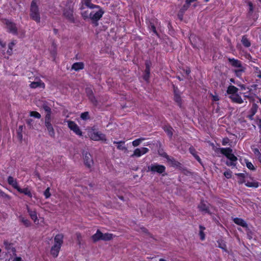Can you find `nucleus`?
I'll use <instances>...</instances> for the list:
<instances>
[{
    "mask_svg": "<svg viewBox=\"0 0 261 261\" xmlns=\"http://www.w3.org/2000/svg\"><path fill=\"white\" fill-rule=\"evenodd\" d=\"M33 120L32 119H28L26 120V123L30 128H33Z\"/></svg>",
    "mask_w": 261,
    "mask_h": 261,
    "instance_id": "obj_55",
    "label": "nucleus"
},
{
    "mask_svg": "<svg viewBox=\"0 0 261 261\" xmlns=\"http://www.w3.org/2000/svg\"><path fill=\"white\" fill-rule=\"evenodd\" d=\"M15 44V42L14 41H12L8 44V49L7 51V53L9 56H11L12 55L13 48Z\"/></svg>",
    "mask_w": 261,
    "mask_h": 261,
    "instance_id": "obj_39",
    "label": "nucleus"
},
{
    "mask_svg": "<svg viewBox=\"0 0 261 261\" xmlns=\"http://www.w3.org/2000/svg\"><path fill=\"white\" fill-rule=\"evenodd\" d=\"M245 186L249 188H257L259 187V182L257 181L253 180L252 181H247Z\"/></svg>",
    "mask_w": 261,
    "mask_h": 261,
    "instance_id": "obj_37",
    "label": "nucleus"
},
{
    "mask_svg": "<svg viewBox=\"0 0 261 261\" xmlns=\"http://www.w3.org/2000/svg\"><path fill=\"white\" fill-rule=\"evenodd\" d=\"M146 22L147 24L148 29L149 31H152L153 33L157 37H160V34L157 32L156 27L160 24V22L155 17H152L146 19Z\"/></svg>",
    "mask_w": 261,
    "mask_h": 261,
    "instance_id": "obj_3",
    "label": "nucleus"
},
{
    "mask_svg": "<svg viewBox=\"0 0 261 261\" xmlns=\"http://www.w3.org/2000/svg\"><path fill=\"white\" fill-rule=\"evenodd\" d=\"M257 109H258V106L255 103H253L252 107L251 108V109L249 110V113L253 114V115H255L256 114V113L257 112Z\"/></svg>",
    "mask_w": 261,
    "mask_h": 261,
    "instance_id": "obj_43",
    "label": "nucleus"
},
{
    "mask_svg": "<svg viewBox=\"0 0 261 261\" xmlns=\"http://www.w3.org/2000/svg\"><path fill=\"white\" fill-rule=\"evenodd\" d=\"M164 130L168 136L170 138H171L173 136V128L170 125H165L163 127Z\"/></svg>",
    "mask_w": 261,
    "mask_h": 261,
    "instance_id": "obj_33",
    "label": "nucleus"
},
{
    "mask_svg": "<svg viewBox=\"0 0 261 261\" xmlns=\"http://www.w3.org/2000/svg\"><path fill=\"white\" fill-rule=\"evenodd\" d=\"M84 64L83 62H76L72 64L71 68L75 71H79L84 68Z\"/></svg>",
    "mask_w": 261,
    "mask_h": 261,
    "instance_id": "obj_30",
    "label": "nucleus"
},
{
    "mask_svg": "<svg viewBox=\"0 0 261 261\" xmlns=\"http://www.w3.org/2000/svg\"><path fill=\"white\" fill-rule=\"evenodd\" d=\"M49 52L53 60L55 61L57 54V46L54 41L52 43L51 47L50 49H49Z\"/></svg>",
    "mask_w": 261,
    "mask_h": 261,
    "instance_id": "obj_24",
    "label": "nucleus"
},
{
    "mask_svg": "<svg viewBox=\"0 0 261 261\" xmlns=\"http://www.w3.org/2000/svg\"><path fill=\"white\" fill-rule=\"evenodd\" d=\"M30 116L37 119H40L41 117L40 114L37 111H31L30 112Z\"/></svg>",
    "mask_w": 261,
    "mask_h": 261,
    "instance_id": "obj_46",
    "label": "nucleus"
},
{
    "mask_svg": "<svg viewBox=\"0 0 261 261\" xmlns=\"http://www.w3.org/2000/svg\"><path fill=\"white\" fill-rule=\"evenodd\" d=\"M30 18L37 23L40 22V12L39 7L37 4L36 0H33L31 2L30 9Z\"/></svg>",
    "mask_w": 261,
    "mask_h": 261,
    "instance_id": "obj_2",
    "label": "nucleus"
},
{
    "mask_svg": "<svg viewBox=\"0 0 261 261\" xmlns=\"http://www.w3.org/2000/svg\"><path fill=\"white\" fill-rule=\"evenodd\" d=\"M254 154L258 158L260 162H261V153L258 148H255L253 150Z\"/></svg>",
    "mask_w": 261,
    "mask_h": 261,
    "instance_id": "obj_48",
    "label": "nucleus"
},
{
    "mask_svg": "<svg viewBox=\"0 0 261 261\" xmlns=\"http://www.w3.org/2000/svg\"><path fill=\"white\" fill-rule=\"evenodd\" d=\"M62 246H58L56 245H54L50 249V254L53 256V257L56 258L58 257L60 251L61 250Z\"/></svg>",
    "mask_w": 261,
    "mask_h": 261,
    "instance_id": "obj_19",
    "label": "nucleus"
},
{
    "mask_svg": "<svg viewBox=\"0 0 261 261\" xmlns=\"http://www.w3.org/2000/svg\"><path fill=\"white\" fill-rule=\"evenodd\" d=\"M225 177L228 179L231 178L232 172L230 170L225 171L223 173Z\"/></svg>",
    "mask_w": 261,
    "mask_h": 261,
    "instance_id": "obj_51",
    "label": "nucleus"
},
{
    "mask_svg": "<svg viewBox=\"0 0 261 261\" xmlns=\"http://www.w3.org/2000/svg\"><path fill=\"white\" fill-rule=\"evenodd\" d=\"M17 191L21 194H23L24 195L27 196L29 198H32L33 197L32 193L31 192V190L28 187H26L24 188H21L20 187L18 188Z\"/></svg>",
    "mask_w": 261,
    "mask_h": 261,
    "instance_id": "obj_21",
    "label": "nucleus"
},
{
    "mask_svg": "<svg viewBox=\"0 0 261 261\" xmlns=\"http://www.w3.org/2000/svg\"><path fill=\"white\" fill-rule=\"evenodd\" d=\"M228 60L232 67L242 68V67L243 66L242 65V62L238 59H236L234 58H228Z\"/></svg>",
    "mask_w": 261,
    "mask_h": 261,
    "instance_id": "obj_22",
    "label": "nucleus"
},
{
    "mask_svg": "<svg viewBox=\"0 0 261 261\" xmlns=\"http://www.w3.org/2000/svg\"><path fill=\"white\" fill-rule=\"evenodd\" d=\"M246 68L242 66V68H239V69H234L233 72L236 76L240 78L242 75V73L245 71Z\"/></svg>",
    "mask_w": 261,
    "mask_h": 261,
    "instance_id": "obj_36",
    "label": "nucleus"
},
{
    "mask_svg": "<svg viewBox=\"0 0 261 261\" xmlns=\"http://www.w3.org/2000/svg\"><path fill=\"white\" fill-rule=\"evenodd\" d=\"M218 244V247L226 251V245L223 242V240H218L217 241Z\"/></svg>",
    "mask_w": 261,
    "mask_h": 261,
    "instance_id": "obj_45",
    "label": "nucleus"
},
{
    "mask_svg": "<svg viewBox=\"0 0 261 261\" xmlns=\"http://www.w3.org/2000/svg\"><path fill=\"white\" fill-rule=\"evenodd\" d=\"M104 14V11L102 8L99 9L96 12L92 11L90 13V19L93 23H95V25L98 24L97 21L100 19Z\"/></svg>",
    "mask_w": 261,
    "mask_h": 261,
    "instance_id": "obj_5",
    "label": "nucleus"
},
{
    "mask_svg": "<svg viewBox=\"0 0 261 261\" xmlns=\"http://www.w3.org/2000/svg\"><path fill=\"white\" fill-rule=\"evenodd\" d=\"M43 195L44 196H45V198L46 199H48L49 198L50 196H51V194L50 193V188L49 187H48L44 192L43 193Z\"/></svg>",
    "mask_w": 261,
    "mask_h": 261,
    "instance_id": "obj_50",
    "label": "nucleus"
},
{
    "mask_svg": "<svg viewBox=\"0 0 261 261\" xmlns=\"http://www.w3.org/2000/svg\"><path fill=\"white\" fill-rule=\"evenodd\" d=\"M44 125L48 132L49 136L52 138H55V132L51 122L44 123Z\"/></svg>",
    "mask_w": 261,
    "mask_h": 261,
    "instance_id": "obj_18",
    "label": "nucleus"
},
{
    "mask_svg": "<svg viewBox=\"0 0 261 261\" xmlns=\"http://www.w3.org/2000/svg\"><path fill=\"white\" fill-rule=\"evenodd\" d=\"M84 164L86 167H87L88 168L91 167L93 164V161L90 153L86 152L84 154Z\"/></svg>",
    "mask_w": 261,
    "mask_h": 261,
    "instance_id": "obj_13",
    "label": "nucleus"
},
{
    "mask_svg": "<svg viewBox=\"0 0 261 261\" xmlns=\"http://www.w3.org/2000/svg\"><path fill=\"white\" fill-rule=\"evenodd\" d=\"M7 182L9 185L11 186L14 189H16V190L19 187L17 181V179L11 176H8L7 178Z\"/></svg>",
    "mask_w": 261,
    "mask_h": 261,
    "instance_id": "obj_20",
    "label": "nucleus"
},
{
    "mask_svg": "<svg viewBox=\"0 0 261 261\" xmlns=\"http://www.w3.org/2000/svg\"><path fill=\"white\" fill-rule=\"evenodd\" d=\"M233 221L235 224L240 225L244 228L248 227V224H247L246 221L242 218L238 217L234 218L233 220Z\"/></svg>",
    "mask_w": 261,
    "mask_h": 261,
    "instance_id": "obj_25",
    "label": "nucleus"
},
{
    "mask_svg": "<svg viewBox=\"0 0 261 261\" xmlns=\"http://www.w3.org/2000/svg\"><path fill=\"white\" fill-rule=\"evenodd\" d=\"M229 139L227 137H225L222 139V144L224 146L226 145L229 142Z\"/></svg>",
    "mask_w": 261,
    "mask_h": 261,
    "instance_id": "obj_59",
    "label": "nucleus"
},
{
    "mask_svg": "<svg viewBox=\"0 0 261 261\" xmlns=\"http://www.w3.org/2000/svg\"><path fill=\"white\" fill-rule=\"evenodd\" d=\"M184 13H182L181 11H179L177 16L180 20H182Z\"/></svg>",
    "mask_w": 261,
    "mask_h": 261,
    "instance_id": "obj_61",
    "label": "nucleus"
},
{
    "mask_svg": "<svg viewBox=\"0 0 261 261\" xmlns=\"http://www.w3.org/2000/svg\"><path fill=\"white\" fill-rule=\"evenodd\" d=\"M81 15L84 20L90 18V13L88 11H85L81 13Z\"/></svg>",
    "mask_w": 261,
    "mask_h": 261,
    "instance_id": "obj_49",
    "label": "nucleus"
},
{
    "mask_svg": "<svg viewBox=\"0 0 261 261\" xmlns=\"http://www.w3.org/2000/svg\"><path fill=\"white\" fill-rule=\"evenodd\" d=\"M102 233L98 229L96 232L92 236L93 242H96L99 240H102Z\"/></svg>",
    "mask_w": 261,
    "mask_h": 261,
    "instance_id": "obj_31",
    "label": "nucleus"
},
{
    "mask_svg": "<svg viewBox=\"0 0 261 261\" xmlns=\"http://www.w3.org/2000/svg\"><path fill=\"white\" fill-rule=\"evenodd\" d=\"M168 162L174 167H180L181 166L180 163L176 161L174 158H171Z\"/></svg>",
    "mask_w": 261,
    "mask_h": 261,
    "instance_id": "obj_41",
    "label": "nucleus"
},
{
    "mask_svg": "<svg viewBox=\"0 0 261 261\" xmlns=\"http://www.w3.org/2000/svg\"><path fill=\"white\" fill-rule=\"evenodd\" d=\"M229 98L233 102L241 104L243 103V100L238 94L235 95H230Z\"/></svg>",
    "mask_w": 261,
    "mask_h": 261,
    "instance_id": "obj_26",
    "label": "nucleus"
},
{
    "mask_svg": "<svg viewBox=\"0 0 261 261\" xmlns=\"http://www.w3.org/2000/svg\"><path fill=\"white\" fill-rule=\"evenodd\" d=\"M19 218L20 221L24 224L25 227H28L31 225V222L28 219L22 216H20Z\"/></svg>",
    "mask_w": 261,
    "mask_h": 261,
    "instance_id": "obj_38",
    "label": "nucleus"
},
{
    "mask_svg": "<svg viewBox=\"0 0 261 261\" xmlns=\"http://www.w3.org/2000/svg\"><path fill=\"white\" fill-rule=\"evenodd\" d=\"M0 197L5 198H9V196L0 189Z\"/></svg>",
    "mask_w": 261,
    "mask_h": 261,
    "instance_id": "obj_58",
    "label": "nucleus"
},
{
    "mask_svg": "<svg viewBox=\"0 0 261 261\" xmlns=\"http://www.w3.org/2000/svg\"><path fill=\"white\" fill-rule=\"evenodd\" d=\"M6 24L8 30V32L13 35L17 34V28L16 24L9 20H7Z\"/></svg>",
    "mask_w": 261,
    "mask_h": 261,
    "instance_id": "obj_12",
    "label": "nucleus"
},
{
    "mask_svg": "<svg viewBox=\"0 0 261 261\" xmlns=\"http://www.w3.org/2000/svg\"><path fill=\"white\" fill-rule=\"evenodd\" d=\"M221 154L225 155L229 161H226V165L229 167H235L237 165L238 158L232 152V149L230 147L218 148Z\"/></svg>",
    "mask_w": 261,
    "mask_h": 261,
    "instance_id": "obj_1",
    "label": "nucleus"
},
{
    "mask_svg": "<svg viewBox=\"0 0 261 261\" xmlns=\"http://www.w3.org/2000/svg\"><path fill=\"white\" fill-rule=\"evenodd\" d=\"M4 245L5 246V249L7 251H11L14 256L16 255V250L15 248L13 247V244L12 243L9 242L8 240H5L4 241Z\"/></svg>",
    "mask_w": 261,
    "mask_h": 261,
    "instance_id": "obj_16",
    "label": "nucleus"
},
{
    "mask_svg": "<svg viewBox=\"0 0 261 261\" xmlns=\"http://www.w3.org/2000/svg\"><path fill=\"white\" fill-rule=\"evenodd\" d=\"M81 118L82 119L86 120L90 118L89 114L88 112H85L81 114Z\"/></svg>",
    "mask_w": 261,
    "mask_h": 261,
    "instance_id": "obj_47",
    "label": "nucleus"
},
{
    "mask_svg": "<svg viewBox=\"0 0 261 261\" xmlns=\"http://www.w3.org/2000/svg\"><path fill=\"white\" fill-rule=\"evenodd\" d=\"M197 0H186L185 3L184 5L186 6L188 8H189L191 3L197 2Z\"/></svg>",
    "mask_w": 261,
    "mask_h": 261,
    "instance_id": "obj_53",
    "label": "nucleus"
},
{
    "mask_svg": "<svg viewBox=\"0 0 261 261\" xmlns=\"http://www.w3.org/2000/svg\"><path fill=\"white\" fill-rule=\"evenodd\" d=\"M241 42L245 47H249L251 46V42L246 35H243L241 39Z\"/></svg>",
    "mask_w": 261,
    "mask_h": 261,
    "instance_id": "obj_32",
    "label": "nucleus"
},
{
    "mask_svg": "<svg viewBox=\"0 0 261 261\" xmlns=\"http://www.w3.org/2000/svg\"><path fill=\"white\" fill-rule=\"evenodd\" d=\"M145 69L144 70L143 79L146 82H148L150 75V68L152 65L151 62L150 60H146L145 62Z\"/></svg>",
    "mask_w": 261,
    "mask_h": 261,
    "instance_id": "obj_8",
    "label": "nucleus"
},
{
    "mask_svg": "<svg viewBox=\"0 0 261 261\" xmlns=\"http://www.w3.org/2000/svg\"><path fill=\"white\" fill-rule=\"evenodd\" d=\"M64 236L62 233H59L56 235L54 238L55 243L54 245L62 246L63 243Z\"/></svg>",
    "mask_w": 261,
    "mask_h": 261,
    "instance_id": "obj_23",
    "label": "nucleus"
},
{
    "mask_svg": "<svg viewBox=\"0 0 261 261\" xmlns=\"http://www.w3.org/2000/svg\"><path fill=\"white\" fill-rule=\"evenodd\" d=\"M30 86L31 88L33 89L37 88L38 87L44 89L45 88V84L43 82H42L41 80H39V81L37 82H32L30 84Z\"/></svg>",
    "mask_w": 261,
    "mask_h": 261,
    "instance_id": "obj_28",
    "label": "nucleus"
},
{
    "mask_svg": "<svg viewBox=\"0 0 261 261\" xmlns=\"http://www.w3.org/2000/svg\"><path fill=\"white\" fill-rule=\"evenodd\" d=\"M247 4L249 7V12L252 13L254 10L253 5L251 2H248Z\"/></svg>",
    "mask_w": 261,
    "mask_h": 261,
    "instance_id": "obj_54",
    "label": "nucleus"
},
{
    "mask_svg": "<svg viewBox=\"0 0 261 261\" xmlns=\"http://www.w3.org/2000/svg\"><path fill=\"white\" fill-rule=\"evenodd\" d=\"M148 171L152 173H158L163 174L166 171V167L163 165H159L157 163L152 164L147 167Z\"/></svg>",
    "mask_w": 261,
    "mask_h": 261,
    "instance_id": "obj_4",
    "label": "nucleus"
},
{
    "mask_svg": "<svg viewBox=\"0 0 261 261\" xmlns=\"http://www.w3.org/2000/svg\"><path fill=\"white\" fill-rule=\"evenodd\" d=\"M113 143L117 144V148L118 150H126V149H127L126 147L125 146H124V145L125 144L124 141H120L118 142L114 141L113 142Z\"/></svg>",
    "mask_w": 261,
    "mask_h": 261,
    "instance_id": "obj_34",
    "label": "nucleus"
},
{
    "mask_svg": "<svg viewBox=\"0 0 261 261\" xmlns=\"http://www.w3.org/2000/svg\"><path fill=\"white\" fill-rule=\"evenodd\" d=\"M145 138H140L139 139H136L132 142V145L134 147H137L140 145L142 141H144Z\"/></svg>",
    "mask_w": 261,
    "mask_h": 261,
    "instance_id": "obj_44",
    "label": "nucleus"
},
{
    "mask_svg": "<svg viewBox=\"0 0 261 261\" xmlns=\"http://www.w3.org/2000/svg\"><path fill=\"white\" fill-rule=\"evenodd\" d=\"M174 100L177 103L179 107H181L182 99L181 96L175 89H174Z\"/></svg>",
    "mask_w": 261,
    "mask_h": 261,
    "instance_id": "obj_27",
    "label": "nucleus"
},
{
    "mask_svg": "<svg viewBox=\"0 0 261 261\" xmlns=\"http://www.w3.org/2000/svg\"><path fill=\"white\" fill-rule=\"evenodd\" d=\"M113 234L106 233H102V240L103 241H110L113 239Z\"/></svg>",
    "mask_w": 261,
    "mask_h": 261,
    "instance_id": "obj_42",
    "label": "nucleus"
},
{
    "mask_svg": "<svg viewBox=\"0 0 261 261\" xmlns=\"http://www.w3.org/2000/svg\"><path fill=\"white\" fill-rule=\"evenodd\" d=\"M205 229V228L204 226L201 225H199V236H200V240L201 241H203L205 240V233L204 232V230Z\"/></svg>",
    "mask_w": 261,
    "mask_h": 261,
    "instance_id": "obj_40",
    "label": "nucleus"
},
{
    "mask_svg": "<svg viewBox=\"0 0 261 261\" xmlns=\"http://www.w3.org/2000/svg\"><path fill=\"white\" fill-rule=\"evenodd\" d=\"M68 127L72 130L76 135L79 136H83V132L80 129L79 126L77 124L73 121H68Z\"/></svg>",
    "mask_w": 261,
    "mask_h": 261,
    "instance_id": "obj_9",
    "label": "nucleus"
},
{
    "mask_svg": "<svg viewBox=\"0 0 261 261\" xmlns=\"http://www.w3.org/2000/svg\"><path fill=\"white\" fill-rule=\"evenodd\" d=\"M254 69L255 72L257 73V75H256L257 77L260 79V76H259V75H261V70H260L258 67H254Z\"/></svg>",
    "mask_w": 261,
    "mask_h": 261,
    "instance_id": "obj_56",
    "label": "nucleus"
},
{
    "mask_svg": "<svg viewBox=\"0 0 261 261\" xmlns=\"http://www.w3.org/2000/svg\"><path fill=\"white\" fill-rule=\"evenodd\" d=\"M13 261H22V258L20 256H16L14 258Z\"/></svg>",
    "mask_w": 261,
    "mask_h": 261,
    "instance_id": "obj_64",
    "label": "nucleus"
},
{
    "mask_svg": "<svg viewBox=\"0 0 261 261\" xmlns=\"http://www.w3.org/2000/svg\"><path fill=\"white\" fill-rule=\"evenodd\" d=\"M239 91V89L233 85H229L227 89L226 93L228 94H231V95L237 94Z\"/></svg>",
    "mask_w": 261,
    "mask_h": 261,
    "instance_id": "obj_29",
    "label": "nucleus"
},
{
    "mask_svg": "<svg viewBox=\"0 0 261 261\" xmlns=\"http://www.w3.org/2000/svg\"><path fill=\"white\" fill-rule=\"evenodd\" d=\"M246 166L250 170H255V168L254 167L253 165L250 162L248 161L246 162Z\"/></svg>",
    "mask_w": 261,
    "mask_h": 261,
    "instance_id": "obj_52",
    "label": "nucleus"
},
{
    "mask_svg": "<svg viewBox=\"0 0 261 261\" xmlns=\"http://www.w3.org/2000/svg\"><path fill=\"white\" fill-rule=\"evenodd\" d=\"M89 137L90 139L95 141H106L107 140L106 135L100 132H90Z\"/></svg>",
    "mask_w": 261,
    "mask_h": 261,
    "instance_id": "obj_7",
    "label": "nucleus"
},
{
    "mask_svg": "<svg viewBox=\"0 0 261 261\" xmlns=\"http://www.w3.org/2000/svg\"><path fill=\"white\" fill-rule=\"evenodd\" d=\"M27 212L31 218V219L35 223L38 221V217L37 215V211L35 209L31 208L28 205L27 206Z\"/></svg>",
    "mask_w": 261,
    "mask_h": 261,
    "instance_id": "obj_15",
    "label": "nucleus"
},
{
    "mask_svg": "<svg viewBox=\"0 0 261 261\" xmlns=\"http://www.w3.org/2000/svg\"><path fill=\"white\" fill-rule=\"evenodd\" d=\"M73 10L72 8H65L63 11V16L71 23H75V20L73 14Z\"/></svg>",
    "mask_w": 261,
    "mask_h": 261,
    "instance_id": "obj_6",
    "label": "nucleus"
},
{
    "mask_svg": "<svg viewBox=\"0 0 261 261\" xmlns=\"http://www.w3.org/2000/svg\"><path fill=\"white\" fill-rule=\"evenodd\" d=\"M91 1H84V5L90 9H100L101 8L99 5H96L95 4H93L91 3Z\"/></svg>",
    "mask_w": 261,
    "mask_h": 261,
    "instance_id": "obj_35",
    "label": "nucleus"
},
{
    "mask_svg": "<svg viewBox=\"0 0 261 261\" xmlns=\"http://www.w3.org/2000/svg\"><path fill=\"white\" fill-rule=\"evenodd\" d=\"M244 97L247 98V99H248L250 101H252L254 100L253 96L250 95V94H247V93H245Z\"/></svg>",
    "mask_w": 261,
    "mask_h": 261,
    "instance_id": "obj_60",
    "label": "nucleus"
},
{
    "mask_svg": "<svg viewBox=\"0 0 261 261\" xmlns=\"http://www.w3.org/2000/svg\"><path fill=\"white\" fill-rule=\"evenodd\" d=\"M189 151L194 156L197 154L196 150L193 146L189 148Z\"/></svg>",
    "mask_w": 261,
    "mask_h": 261,
    "instance_id": "obj_57",
    "label": "nucleus"
},
{
    "mask_svg": "<svg viewBox=\"0 0 261 261\" xmlns=\"http://www.w3.org/2000/svg\"><path fill=\"white\" fill-rule=\"evenodd\" d=\"M42 108L46 113L45 116L44 123L51 122V109L46 103H44Z\"/></svg>",
    "mask_w": 261,
    "mask_h": 261,
    "instance_id": "obj_11",
    "label": "nucleus"
},
{
    "mask_svg": "<svg viewBox=\"0 0 261 261\" xmlns=\"http://www.w3.org/2000/svg\"><path fill=\"white\" fill-rule=\"evenodd\" d=\"M86 93L91 102H92L94 105H96L97 101L95 97L94 96L92 90L91 88H87L86 89Z\"/></svg>",
    "mask_w": 261,
    "mask_h": 261,
    "instance_id": "obj_17",
    "label": "nucleus"
},
{
    "mask_svg": "<svg viewBox=\"0 0 261 261\" xmlns=\"http://www.w3.org/2000/svg\"><path fill=\"white\" fill-rule=\"evenodd\" d=\"M210 204H207L204 200H201L200 203L198 205L199 210L204 213H207L211 215L212 212L210 210Z\"/></svg>",
    "mask_w": 261,
    "mask_h": 261,
    "instance_id": "obj_10",
    "label": "nucleus"
},
{
    "mask_svg": "<svg viewBox=\"0 0 261 261\" xmlns=\"http://www.w3.org/2000/svg\"><path fill=\"white\" fill-rule=\"evenodd\" d=\"M238 177H241L243 179H245V174L243 173H239L236 174Z\"/></svg>",
    "mask_w": 261,
    "mask_h": 261,
    "instance_id": "obj_63",
    "label": "nucleus"
},
{
    "mask_svg": "<svg viewBox=\"0 0 261 261\" xmlns=\"http://www.w3.org/2000/svg\"><path fill=\"white\" fill-rule=\"evenodd\" d=\"M149 149L146 147H142L141 148H136L134 151L133 154L131 155V157H140L143 154H146L149 151Z\"/></svg>",
    "mask_w": 261,
    "mask_h": 261,
    "instance_id": "obj_14",
    "label": "nucleus"
},
{
    "mask_svg": "<svg viewBox=\"0 0 261 261\" xmlns=\"http://www.w3.org/2000/svg\"><path fill=\"white\" fill-rule=\"evenodd\" d=\"M186 6L183 5L181 8L180 9L179 11H181L182 13H185V12L188 9Z\"/></svg>",
    "mask_w": 261,
    "mask_h": 261,
    "instance_id": "obj_62",
    "label": "nucleus"
}]
</instances>
